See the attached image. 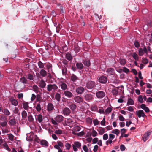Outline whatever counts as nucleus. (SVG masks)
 <instances>
[{"label":"nucleus","mask_w":152,"mask_h":152,"mask_svg":"<svg viewBox=\"0 0 152 152\" xmlns=\"http://www.w3.org/2000/svg\"><path fill=\"white\" fill-rule=\"evenodd\" d=\"M58 89V87L55 84H50L48 85L47 86V90L49 91H50L52 90L54 91H56Z\"/></svg>","instance_id":"f257e3e1"},{"label":"nucleus","mask_w":152,"mask_h":152,"mask_svg":"<svg viewBox=\"0 0 152 152\" xmlns=\"http://www.w3.org/2000/svg\"><path fill=\"white\" fill-rule=\"evenodd\" d=\"M85 100L88 102L92 101L94 100L93 95L91 94H86L84 96Z\"/></svg>","instance_id":"f03ea898"},{"label":"nucleus","mask_w":152,"mask_h":152,"mask_svg":"<svg viewBox=\"0 0 152 152\" xmlns=\"http://www.w3.org/2000/svg\"><path fill=\"white\" fill-rule=\"evenodd\" d=\"M96 86L95 82L94 81H89L86 84V87L87 88L91 89L94 88Z\"/></svg>","instance_id":"7ed1b4c3"},{"label":"nucleus","mask_w":152,"mask_h":152,"mask_svg":"<svg viewBox=\"0 0 152 152\" xmlns=\"http://www.w3.org/2000/svg\"><path fill=\"white\" fill-rule=\"evenodd\" d=\"M98 80L99 82L102 84H105L107 83V79L106 77L102 75L99 77Z\"/></svg>","instance_id":"20e7f679"},{"label":"nucleus","mask_w":152,"mask_h":152,"mask_svg":"<svg viewBox=\"0 0 152 152\" xmlns=\"http://www.w3.org/2000/svg\"><path fill=\"white\" fill-rule=\"evenodd\" d=\"M97 98L98 99H101L103 98L105 96V93L102 91H99L96 93Z\"/></svg>","instance_id":"39448f33"},{"label":"nucleus","mask_w":152,"mask_h":152,"mask_svg":"<svg viewBox=\"0 0 152 152\" xmlns=\"http://www.w3.org/2000/svg\"><path fill=\"white\" fill-rule=\"evenodd\" d=\"M136 114L139 118H140L141 117H144L145 116H146L144 111L142 110H140L136 111Z\"/></svg>","instance_id":"423d86ee"},{"label":"nucleus","mask_w":152,"mask_h":152,"mask_svg":"<svg viewBox=\"0 0 152 152\" xmlns=\"http://www.w3.org/2000/svg\"><path fill=\"white\" fill-rule=\"evenodd\" d=\"M151 132H148L143 135L142 139L144 142H145L148 139L149 136L151 134Z\"/></svg>","instance_id":"0eeeda50"},{"label":"nucleus","mask_w":152,"mask_h":152,"mask_svg":"<svg viewBox=\"0 0 152 152\" xmlns=\"http://www.w3.org/2000/svg\"><path fill=\"white\" fill-rule=\"evenodd\" d=\"M84 88L81 86L77 87L76 89V92L79 94H82L84 91Z\"/></svg>","instance_id":"6e6552de"},{"label":"nucleus","mask_w":152,"mask_h":152,"mask_svg":"<svg viewBox=\"0 0 152 152\" xmlns=\"http://www.w3.org/2000/svg\"><path fill=\"white\" fill-rule=\"evenodd\" d=\"M64 117L61 115H58L55 118V120L58 122L60 123L62 121L64 120Z\"/></svg>","instance_id":"1a4fd4ad"},{"label":"nucleus","mask_w":152,"mask_h":152,"mask_svg":"<svg viewBox=\"0 0 152 152\" xmlns=\"http://www.w3.org/2000/svg\"><path fill=\"white\" fill-rule=\"evenodd\" d=\"M64 94L66 97L68 98H71L73 96L72 93L69 91H65L64 92Z\"/></svg>","instance_id":"9d476101"},{"label":"nucleus","mask_w":152,"mask_h":152,"mask_svg":"<svg viewBox=\"0 0 152 152\" xmlns=\"http://www.w3.org/2000/svg\"><path fill=\"white\" fill-rule=\"evenodd\" d=\"M63 111V114L65 115H68L71 113L70 109L68 107L64 108Z\"/></svg>","instance_id":"9b49d317"},{"label":"nucleus","mask_w":152,"mask_h":152,"mask_svg":"<svg viewBox=\"0 0 152 152\" xmlns=\"http://www.w3.org/2000/svg\"><path fill=\"white\" fill-rule=\"evenodd\" d=\"M83 63L86 67H89L90 65V60L87 59H86L84 60H83Z\"/></svg>","instance_id":"f8f14e48"},{"label":"nucleus","mask_w":152,"mask_h":152,"mask_svg":"<svg viewBox=\"0 0 152 152\" xmlns=\"http://www.w3.org/2000/svg\"><path fill=\"white\" fill-rule=\"evenodd\" d=\"M46 66L48 72H52V66L51 64L48 63L46 64Z\"/></svg>","instance_id":"ddd939ff"},{"label":"nucleus","mask_w":152,"mask_h":152,"mask_svg":"<svg viewBox=\"0 0 152 152\" xmlns=\"http://www.w3.org/2000/svg\"><path fill=\"white\" fill-rule=\"evenodd\" d=\"M74 99L76 102L78 103H80L83 101L82 98L80 96H76L75 97Z\"/></svg>","instance_id":"4468645a"},{"label":"nucleus","mask_w":152,"mask_h":152,"mask_svg":"<svg viewBox=\"0 0 152 152\" xmlns=\"http://www.w3.org/2000/svg\"><path fill=\"white\" fill-rule=\"evenodd\" d=\"M76 68L79 70H81L83 68L84 66L81 63H77L76 64Z\"/></svg>","instance_id":"2eb2a0df"},{"label":"nucleus","mask_w":152,"mask_h":152,"mask_svg":"<svg viewBox=\"0 0 152 152\" xmlns=\"http://www.w3.org/2000/svg\"><path fill=\"white\" fill-rule=\"evenodd\" d=\"M36 119L38 120V122L40 123L42 121V116L41 114L35 115Z\"/></svg>","instance_id":"dca6fc26"},{"label":"nucleus","mask_w":152,"mask_h":152,"mask_svg":"<svg viewBox=\"0 0 152 152\" xmlns=\"http://www.w3.org/2000/svg\"><path fill=\"white\" fill-rule=\"evenodd\" d=\"M16 124V121L15 118L10 119L9 121V125L11 126H14Z\"/></svg>","instance_id":"f3484780"},{"label":"nucleus","mask_w":152,"mask_h":152,"mask_svg":"<svg viewBox=\"0 0 152 152\" xmlns=\"http://www.w3.org/2000/svg\"><path fill=\"white\" fill-rule=\"evenodd\" d=\"M60 86L62 91H65L67 88V86L65 83H62L60 85Z\"/></svg>","instance_id":"a211bd4d"},{"label":"nucleus","mask_w":152,"mask_h":152,"mask_svg":"<svg viewBox=\"0 0 152 152\" xmlns=\"http://www.w3.org/2000/svg\"><path fill=\"white\" fill-rule=\"evenodd\" d=\"M70 79L72 81L75 82L78 80V78L75 75L72 74L71 76Z\"/></svg>","instance_id":"6ab92c4d"},{"label":"nucleus","mask_w":152,"mask_h":152,"mask_svg":"<svg viewBox=\"0 0 152 152\" xmlns=\"http://www.w3.org/2000/svg\"><path fill=\"white\" fill-rule=\"evenodd\" d=\"M47 110L48 111H51L53 110L54 109V107L51 103H49L47 106Z\"/></svg>","instance_id":"aec40b11"},{"label":"nucleus","mask_w":152,"mask_h":152,"mask_svg":"<svg viewBox=\"0 0 152 152\" xmlns=\"http://www.w3.org/2000/svg\"><path fill=\"white\" fill-rule=\"evenodd\" d=\"M134 104V101L131 98H128L127 105H133Z\"/></svg>","instance_id":"412c9836"},{"label":"nucleus","mask_w":152,"mask_h":152,"mask_svg":"<svg viewBox=\"0 0 152 152\" xmlns=\"http://www.w3.org/2000/svg\"><path fill=\"white\" fill-rule=\"evenodd\" d=\"M114 71V69L112 68H109L107 69L106 71V72L110 75H113Z\"/></svg>","instance_id":"4be33fe9"},{"label":"nucleus","mask_w":152,"mask_h":152,"mask_svg":"<svg viewBox=\"0 0 152 152\" xmlns=\"http://www.w3.org/2000/svg\"><path fill=\"white\" fill-rule=\"evenodd\" d=\"M66 57L69 61H71L72 59V56L69 53L67 52L66 54Z\"/></svg>","instance_id":"5701e85b"},{"label":"nucleus","mask_w":152,"mask_h":152,"mask_svg":"<svg viewBox=\"0 0 152 152\" xmlns=\"http://www.w3.org/2000/svg\"><path fill=\"white\" fill-rule=\"evenodd\" d=\"M39 84V86L42 88H43L45 87L46 85V83L45 81L43 80L40 81Z\"/></svg>","instance_id":"b1692460"},{"label":"nucleus","mask_w":152,"mask_h":152,"mask_svg":"<svg viewBox=\"0 0 152 152\" xmlns=\"http://www.w3.org/2000/svg\"><path fill=\"white\" fill-rule=\"evenodd\" d=\"M40 73L42 77H45L47 75V72L45 70L42 69L40 70Z\"/></svg>","instance_id":"393cba45"},{"label":"nucleus","mask_w":152,"mask_h":152,"mask_svg":"<svg viewBox=\"0 0 152 152\" xmlns=\"http://www.w3.org/2000/svg\"><path fill=\"white\" fill-rule=\"evenodd\" d=\"M23 108L25 110H28L29 108V106L28 105V103L27 102H24L23 103Z\"/></svg>","instance_id":"a878e982"},{"label":"nucleus","mask_w":152,"mask_h":152,"mask_svg":"<svg viewBox=\"0 0 152 152\" xmlns=\"http://www.w3.org/2000/svg\"><path fill=\"white\" fill-rule=\"evenodd\" d=\"M69 107L72 110L74 111L76 109L77 106L75 104L72 103L70 104Z\"/></svg>","instance_id":"bb28decb"},{"label":"nucleus","mask_w":152,"mask_h":152,"mask_svg":"<svg viewBox=\"0 0 152 152\" xmlns=\"http://www.w3.org/2000/svg\"><path fill=\"white\" fill-rule=\"evenodd\" d=\"M20 81L23 84H27L28 80L25 77H23L20 79Z\"/></svg>","instance_id":"cd10ccee"},{"label":"nucleus","mask_w":152,"mask_h":152,"mask_svg":"<svg viewBox=\"0 0 152 152\" xmlns=\"http://www.w3.org/2000/svg\"><path fill=\"white\" fill-rule=\"evenodd\" d=\"M119 61L122 65H124L126 63V60L125 59L120 58L119 59Z\"/></svg>","instance_id":"c85d7f7f"},{"label":"nucleus","mask_w":152,"mask_h":152,"mask_svg":"<svg viewBox=\"0 0 152 152\" xmlns=\"http://www.w3.org/2000/svg\"><path fill=\"white\" fill-rule=\"evenodd\" d=\"M41 61H39L37 63L38 66L40 68L43 69L44 68V64Z\"/></svg>","instance_id":"c756f323"},{"label":"nucleus","mask_w":152,"mask_h":152,"mask_svg":"<svg viewBox=\"0 0 152 152\" xmlns=\"http://www.w3.org/2000/svg\"><path fill=\"white\" fill-rule=\"evenodd\" d=\"M98 131L99 134L102 135L104 132V128H99L98 130Z\"/></svg>","instance_id":"7c9ffc66"},{"label":"nucleus","mask_w":152,"mask_h":152,"mask_svg":"<svg viewBox=\"0 0 152 152\" xmlns=\"http://www.w3.org/2000/svg\"><path fill=\"white\" fill-rule=\"evenodd\" d=\"M41 144L42 145H44L46 146L48 145V142L45 140H42L40 141Z\"/></svg>","instance_id":"2f4dec72"},{"label":"nucleus","mask_w":152,"mask_h":152,"mask_svg":"<svg viewBox=\"0 0 152 152\" xmlns=\"http://www.w3.org/2000/svg\"><path fill=\"white\" fill-rule=\"evenodd\" d=\"M62 74L64 75H66L67 73V69L66 67L64 66L62 70Z\"/></svg>","instance_id":"473e14b6"},{"label":"nucleus","mask_w":152,"mask_h":152,"mask_svg":"<svg viewBox=\"0 0 152 152\" xmlns=\"http://www.w3.org/2000/svg\"><path fill=\"white\" fill-rule=\"evenodd\" d=\"M3 112L5 115L7 116L9 115L10 114V112L9 111L8 109L7 108L4 109Z\"/></svg>","instance_id":"72a5a7b5"},{"label":"nucleus","mask_w":152,"mask_h":152,"mask_svg":"<svg viewBox=\"0 0 152 152\" xmlns=\"http://www.w3.org/2000/svg\"><path fill=\"white\" fill-rule=\"evenodd\" d=\"M22 118L25 119L27 116V113L25 110H23L21 113Z\"/></svg>","instance_id":"f704fd0d"},{"label":"nucleus","mask_w":152,"mask_h":152,"mask_svg":"<svg viewBox=\"0 0 152 152\" xmlns=\"http://www.w3.org/2000/svg\"><path fill=\"white\" fill-rule=\"evenodd\" d=\"M49 17L47 16H43L42 17V20L43 22H45L46 24L48 23V19Z\"/></svg>","instance_id":"c9c22d12"},{"label":"nucleus","mask_w":152,"mask_h":152,"mask_svg":"<svg viewBox=\"0 0 152 152\" xmlns=\"http://www.w3.org/2000/svg\"><path fill=\"white\" fill-rule=\"evenodd\" d=\"M144 52L142 48H140L138 49V55L140 56H142L144 54Z\"/></svg>","instance_id":"e433bc0d"},{"label":"nucleus","mask_w":152,"mask_h":152,"mask_svg":"<svg viewBox=\"0 0 152 152\" xmlns=\"http://www.w3.org/2000/svg\"><path fill=\"white\" fill-rule=\"evenodd\" d=\"M11 103L14 106H17L18 104V102L15 99H13L11 100Z\"/></svg>","instance_id":"4c0bfd02"},{"label":"nucleus","mask_w":152,"mask_h":152,"mask_svg":"<svg viewBox=\"0 0 152 152\" xmlns=\"http://www.w3.org/2000/svg\"><path fill=\"white\" fill-rule=\"evenodd\" d=\"M33 88L34 91L37 93L39 92V88L36 85H35L33 86Z\"/></svg>","instance_id":"58836bf2"},{"label":"nucleus","mask_w":152,"mask_h":152,"mask_svg":"<svg viewBox=\"0 0 152 152\" xmlns=\"http://www.w3.org/2000/svg\"><path fill=\"white\" fill-rule=\"evenodd\" d=\"M112 110V109L111 107H109L105 110L104 112H105L106 115L108 114L111 112Z\"/></svg>","instance_id":"ea45409f"},{"label":"nucleus","mask_w":152,"mask_h":152,"mask_svg":"<svg viewBox=\"0 0 152 152\" xmlns=\"http://www.w3.org/2000/svg\"><path fill=\"white\" fill-rule=\"evenodd\" d=\"M55 97L57 101H59L60 100L61 96L60 94L59 93H57L56 94Z\"/></svg>","instance_id":"a19ab883"},{"label":"nucleus","mask_w":152,"mask_h":152,"mask_svg":"<svg viewBox=\"0 0 152 152\" xmlns=\"http://www.w3.org/2000/svg\"><path fill=\"white\" fill-rule=\"evenodd\" d=\"M135 47L137 48H138L140 47L139 42L137 41L136 40L134 42Z\"/></svg>","instance_id":"79ce46f5"},{"label":"nucleus","mask_w":152,"mask_h":152,"mask_svg":"<svg viewBox=\"0 0 152 152\" xmlns=\"http://www.w3.org/2000/svg\"><path fill=\"white\" fill-rule=\"evenodd\" d=\"M132 57L136 60L137 61L139 59L138 56L135 53H133Z\"/></svg>","instance_id":"37998d69"},{"label":"nucleus","mask_w":152,"mask_h":152,"mask_svg":"<svg viewBox=\"0 0 152 152\" xmlns=\"http://www.w3.org/2000/svg\"><path fill=\"white\" fill-rule=\"evenodd\" d=\"M111 133H112L115 134L118 136L120 133L118 129H115L112 131Z\"/></svg>","instance_id":"c03bdc74"},{"label":"nucleus","mask_w":152,"mask_h":152,"mask_svg":"<svg viewBox=\"0 0 152 152\" xmlns=\"http://www.w3.org/2000/svg\"><path fill=\"white\" fill-rule=\"evenodd\" d=\"M28 121L30 122H33L34 121V118L31 115H28Z\"/></svg>","instance_id":"a18cd8bd"},{"label":"nucleus","mask_w":152,"mask_h":152,"mask_svg":"<svg viewBox=\"0 0 152 152\" xmlns=\"http://www.w3.org/2000/svg\"><path fill=\"white\" fill-rule=\"evenodd\" d=\"M91 110L93 111H97L98 110V108L96 106H93L91 107Z\"/></svg>","instance_id":"49530a36"},{"label":"nucleus","mask_w":152,"mask_h":152,"mask_svg":"<svg viewBox=\"0 0 152 152\" xmlns=\"http://www.w3.org/2000/svg\"><path fill=\"white\" fill-rule=\"evenodd\" d=\"M40 102H39V104H37L36 107V109L37 111L38 112L40 111L41 110V107L40 104Z\"/></svg>","instance_id":"de8ad7c7"},{"label":"nucleus","mask_w":152,"mask_h":152,"mask_svg":"<svg viewBox=\"0 0 152 152\" xmlns=\"http://www.w3.org/2000/svg\"><path fill=\"white\" fill-rule=\"evenodd\" d=\"M7 124V122L5 121L3 122H0V125L1 126L3 127H4L6 126Z\"/></svg>","instance_id":"09e8293b"},{"label":"nucleus","mask_w":152,"mask_h":152,"mask_svg":"<svg viewBox=\"0 0 152 152\" xmlns=\"http://www.w3.org/2000/svg\"><path fill=\"white\" fill-rule=\"evenodd\" d=\"M75 145L77 148H79L81 146V144L78 142H76L74 143Z\"/></svg>","instance_id":"8fccbe9b"},{"label":"nucleus","mask_w":152,"mask_h":152,"mask_svg":"<svg viewBox=\"0 0 152 152\" xmlns=\"http://www.w3.org/2000/svg\"><path fill=\"white\" fill-rule=\"evenodd\" d=\"M81 128L78 126H76L74 127L73 130L75 132H77L79 131L80 130Z\"/></svg>","instance_id":"3c124183"},{"label":"nucleus","mask_w":152,"mask_h":152,"mask_svg":"<svg viewBox=\"0 0 152 152\" xmlns=\"http://www.w3.org/2000/svg\"><path fill=\"white\" fill-rule=\"evenodd\" d=\"M138 101L140 103H142L143 102L142 96L140 95L139 96L138 98Z\"/></svg>","instance_id":"603ef678"},{"label":"nucleus","mask_w":152,"mask_h":152,"mask_svg":"<svg viewBox=\"0 0 152 152\" xmlns=\"http://www.w3.org/2000/svg\"><path fill=\"white\" fill-rule=\"evenodd\" d=\"M14 136L12 134L10 133L8 134L9 139L11 141H13L14 140Z\"/></svg>","instance_id":"864d4df0"},{"label":"nucleus","mask_w":152,"mask_h":152,"mask_svg":"<svg viewBox=\"0 0 152 152\" xmlns=\"http://www.w3.org/2000/svg\"><path fill=\"white\" fill-rule=\"evenodd\" d=\"M80 50V47H78L77 45H76L75 46V51L77 53Z\"/></svg>","instance_id":"5fc2aeb1"},{"label":"nucleus","mask_w":152,"mask_h":152,"mask_svg":"<svg viewBox=\"0 0 152 152\" xmlns=\"http://www.w3.org/2000/svg\"><path fill=\"white\" fill-rule=\"evenodd\" d=\"M41 96L39 94H38L36 96V99L37 102L41 100Z\"/></svg>","instance_id":"6e6d98bb"},{"label":"nucleus","mask_w":152,"mask_h":152,"mask_svg":"<svg viewBox=\"0 0 152 152\" xmlns=\"http://www.w3.org/2000/svg\"><path fill=\"white\" fill-rule=\"evenodd\" d=\"M27 78L31 80H34V77L33 75L30 74L28 75Z\"/></svg>","instance_id":"4d7b16f0"},{"label":"nucleus","mask_w":152,"mask_h":152,"mask_svg":"<svg viewBox=\"0 0 152 152\" xmlns=\"http://www.w3.org/2000/svg\"><path fill=\"white\" fill-rule=\"evenodd\" d=\"M123 71L124 72L126 73H128L129 72V70L128 68L125 67H124L123 68Z\"/></svg>","instance_id":"13d9d810"},{"label":"nucleus","mask_w":152,"mask_h":152,"mask_svg":"<svg viewBox=\"0 0 152 152\" xmlns=\"http://www.w3.org/2000/svg\"><path fill=\"white\" fill-rule=\"evenodd\" d=\"M87 122L89 124H91L92 123V119L91 118L88 117L86 118Z\"/></svg>","instance_id":"bf43d9fd"},{"label":"nucleus","mask_w":152,"mask_h":152,"mask_svg":"<svg viewBox=\"0 0 152 152\" xmlns=\"http://www.w3.org/2000/svg\"><path fill=\"white\" fill-rule=\"evenodd\" d=\"M19 111V110L18 108L16 107H15L13 111L15 114H16L18 113Z\"/></svg>","instance_id":"052dcab7"},{"label":"nucleus","mask_w":152,"mask_h":152,"mask_svg":"<svg viewBox=\"0 0 152 152\" xmlns=\"http://www.w3.org/2000/svg\"><path fill=\"white\" fill-rule=\"evenodd\" d=\"M97 132L95 130H93L92 131V135L93 137H96L97 136Z\"/></svg>","instance_id":"680f3d73"},{"label":"nucleus","mask_w":152,"mask_h":152,"mask_svg":"<svg viewBox=\"0 0 152 152\" xmlns=\"http://www.w3.org/2000/svg\"><path fill=\"white\" fill-rule=\"evenodd\" d=\"M120 149H121V151H124L126 149V148L125 146L123 144L121 145L120 146Z\"/></svg>","instance_id":"e2e57ef3"},{"label":"nucleus","mask_w":152,"mask_h":152,"mask_svg":"<svg viewBox=\"0 0 152 152\" xmlns=\"http://www.w3.org/2000/svg\"><path fill=\"white\" fill-rule=\"evenodd\" d=\"M65 146L67 150H69L71 147V145L69 143H67L66 144Z\"/></svg>","instance_id":"0e129e2a"},{"label":"nucleus","mask_w":152,"mask_h":152,"mask_svg":"<svg viewBox=\"0 0 152 152\" xmlns=\"http://www.w3.org/2000/svg\"><path fill=\"white\" fill-rule=\"evenodd\" d=\"M112 93L113 95H116L118 94V91L116 89H114L112 90Z\"/></svg>","instance_id":"69168bd1"},{"label":"nucleus","mask_w":152,"mask_h":152,"mask_svg":"<svg viewBox=\"0 0 152 152\" xmlns=\"http://www.w3.org/2000/svg\"><path fill=\"white\" fill-rule=\"evenodd\" d=\"M68 62L69 61L66 59H63L62 61V62L63 64H64L66 66V67H68V66L67 64Z\"/></svg>","instance_id":"338daca9"},{"label":"nucleus","mask_w":152,"mask_h":152,"mask_svg":"<svg viewBox=\"0 0 152 152\" xmlns=\"http://www.w3.org/2000/svg\"><path fill=\"white\" fill-rule=\"evenodd\" d=\"M55 133L56 134H61L62 133V131L61 130H56Z\"/></svg>","instance_id":"774afa93"}]
</instances>
